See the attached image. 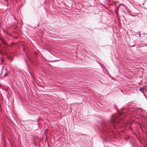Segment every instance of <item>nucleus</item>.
Wrapping results in <instances>:
<instances>
[{
    "label": "nucleus",
    "instance_id": "obj_6",
    "mask_svg": "<svg viewBox=\"0 0 147 147\" xmlns=\"http://www.w3.org/2000/svg\"><path fill=\"white\" fill-rule=\"evenodd\" d=\"M101 130H101L100 129V131H101V132L103 131H102Z\"/></svg>",
    "mask_w": 147,
    "mask_h": 147
},
{
    "label": "nucleus",
    "instance_id": "obj_7",
    "mask_svg": "<svg viewBox=\"0 0 147 147\" xmlns=\"http://www.w3.org/2000/svg\"><path fill=\"white\" fill-rule=\"evenodd\" d=\"M131 16H134V15H131Z\"/></svg>",
    "mask_w": 147,
    "mask_h": 147
},
{
    "label": "nucleus",
    "instance_id": "obj_4",
    "mask_svg": "<svg viewBox=\"0 0 147 147\" xmlns=\"http://www.w3.org/2000/svg\"><path fill=\"white\" fill-rule=\"evenodd\" d=\"M121 114H122V113H118L117 114L119 116Z\"/></svg>",
    "mask_w": 147,
    "mask_h": 147
},
{
    "label": "nucleus",
    "instance_id": "obj_2",
    "mask_svg": "<svg viewBox=\"0 0 147 147\" xmlns=\"http://www.w3.org/2000/svg\"><path fill=\"white\" fill-rule=\"evenodd\" d=\"M2 73V68H0V76H1Z\"/></svg>",
    "mask_w": 147,
    "mask_h": 147
},
{
    "label": "nucleus",
    "instance_id": "obj_1",
    "mask_svg": "<svg viewBox=\"0 0 147 147\" xmlns=\"http://www.w3.org/2000/svg\"><path fill=\"white\" fill-rule=\"evenodd\" d=\"M121 120H119L117 117V115H112L111 118L107 122H103L102 123L101 127L102 129L105 130L108 128H109L108 126L110 127H114L117 124H119V123H121Z\"/></svg>",
    "mask_w": 147,
    "mask_h": 147
},
{
    "label": "nucleus",
    "instance_id": "obj_8",
    "mask_svg": "<svg viewBox=\"0 0 147 147\" xmlns=\"http://www.w3.org/2000/svg\"><path fill=\"white\" fill-rule=\"evenodd\" d=\"M1 60H2V61H3V59H1Z\"/></svg>",
    "mask_w": 147,
    "mask_h": 147
},
{
    "label": "nucleus",
    "instance_id": "obj_3",
    "mask_svg": "<svg viewBox=\"0 0 147 147\" xmlns=\"http://www.w3.org/2000/svg\"><path fill=\"white\" fill-rule=\"evenodd\" d=\"M144 87H143L142 88H140V91H141V92H143V90H144Z\"/></svg>",
    "mask_w": 147,
    "mask_h": 147
},
{
    "label": "nucleus",
    "instance_id": "obj_5",
    "mask_svg": "<svg viewBox=\"0 0 147 147\" xmlns=\"http://www.w3.org/2000/svg\"><path fill=\"white\" fill-rule=\"evenodd\" d=\"M7 74H5V76H7Z\"/></svg>",
    "mask_w": 147,
    "mask_h": 147
}]
</instances>
